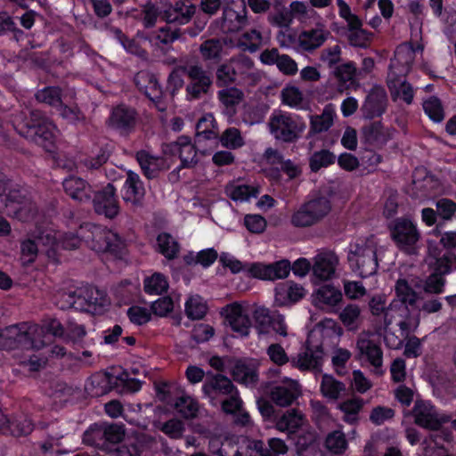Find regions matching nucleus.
Segmentation results:
<instances>
[{"mask_svg":"<svg viewBox=\"0 0 456 456\" xmlns=\"http://www.w3.org/2000/svg\"><path fill=\"white\" fill-rule=\"evenodd\" d=\"M82 240H86L93 250L109 254L117 259H122L126 253V243L123 236L111 229L92 223L81 225L77 233H64L61 243L63 248L70 250L79 248Z\"/></svg>","mask_w":456,"mask_h":456,"instance_id":"f257e3e1","label":"nucleus"},{"mask_svg":"<svg viewBox=\"0 0 456 456\" xmlns=\"http://www.w3.org/2000/svg\"><path fill=\"white\" fill-rule=\"evenodd\" d=\"M15 131L22 137L52 151L55 143V126L41 110H32L13 121Z\"/></svg>","mask_w":456,"mask_h":456,"instance_id":"f03ea898","label":"nucleus"},{"mask_svg":"<svg viewBox=\"0 0 456 456\" xmlns=\"http://www.w3.org/2000/svg\"><path fill=\"white\" fill-rule=\"evenodd\" d=\"M193 11L189 9L183 12L182 9L174 8L166 11L164 18L167 24L159 28L157 31L148 34L144 38L150 42L151 45L160 47L161 45H169L176 40H185V35L194 37L203 29V27L194 29L193 28H176L175 24H186L191 20Z\"/></svg>","mask_w":456,"mask_h":456,"instance_id":"7ed1b4c3","label":"nucleus"},{"mask_svg":"<svg viewBox=\"0 0 456 456\" xmlns=\"http://www.w3.org/2000/svg\"><path fill=\"white\" fill-rule=\"evenodd\" d=\"M104 291L89 284L82 285L73 290L64 291L60 295L58 306L62 310L74 309L88 314H101L106 305Z\"/></svg>","mask_w":456,"mask_h":456,"instance_id":"20e7f679","label":"nucleus"},{"mask_svg":"<svg viewBox=\"0 0 456 456\" xmlns=\"http://www.w3.org/2000/svg\"><path fill=\"white\" fill-rule=\"evenodd\" d=\"M37 327L22 322L0 330V350L36 349L44 346V341L37 339Z\"/></svg>","mask_w":456,"mask_h":456,"instance_id":"39448f33","label":"nucleus"},{"mask_svg":"<svg viewBox=\"0 0 456 456\" xmlns=\"http://www.w3.org/2000/svg\"><path fill=\"white\" fill-rule=\"evenodd\" d=\"M390 238L396 248L406 255L418 253L420 232L417 224L406 216L396 217L387 225Z\"/></svg>","mask_w":456,"mask_h":456,"instance_id":"423d86ee","label":"nucleus"},{"mask_svg":"<svg viewBox=\"0 0 456 456\" xmlns=\"http://www.w3.org/2000/svg\"><path fill=\"white\" fill-rule=\"evenodd\" d=\"M332 205L325 196L314 197L297 208L290 216V224L296 228H308L321 223L331 211Z\"/></svg>","mask_w":456,"mask_h":456,"instance_id":"0eeeda50","label":"nucleus"},{"mask_svg":"<svg viewBox=\"0 0 456 456\" xmlns=\"http://www.w3.org/2000/svg\"><path fill=\"white\" fill-rule=\"evenodd\" d=\"M269 128L271 134L276 141L292 143L301 138L306 128V124L297 114L281 111L270 118Z\"/></svg>","mask_w":456,"mask_h":456,"instance_id":"6e6552de","label":"nucleus"},{"mask_svg":"<svg viewBox=\"0 0 456 456\" xmlns=\"http://www.w3.org/2000/svg\"><path fill=\"white\" fill-rule=\"evenodd\" d=\"M348 262L353 271L362 278L376 274L379 267L376 246L372 241L360 240L350 250Z\"/></svg>","mask_w":456,"mask_h":456,"instance_id":"1a4fd4ad","label":"nucleus"},{"mask_svg":"<svg viewBox=\"0 0 456 456\" xmlns=\"http://www.w3.org/2000/svg\"><path fill=\"white\" fill-rule=\"evenodd\" d=\"M324 355L322 345H313L310 339L307 338L297 356L291 358V363L300 370L321 371Z\"/></svg>","mask_w":456,"mask_h":456,"instance_id":"9d476101","label":"nucleus"},{"mask_svg":"<svg viewBox=\"0 0 456 456\" xmlns=\"http://www.w3.org/2000/svg\"><path fill=\"white\" fill-rule=\"evenodd\" d=\"M187 77L191 80L186 86L187 97L192 100L200 99L208 94L213 84L211 73L200 64H190L187 67Z\"/></svg>","mask_w":456,"mask_h":456,"instance_id":"9b49d317","label":"nucleus"},{"mask_svg":"<svg viewBox=\"0 0 456 456\" xmlns=\"http://www.w3.org/2000/svg\"><path fill=\"white\" fill-rule=\"evenodd\" d=\"M94 209L98 215H103L109 219L115 218L120 210L117 196V189L109 183L100 191H94L91 200Z\"/></svg>","mask_w":456,"mask_h":456,"instance_id":"f8f14e48","label":"nucleus"},{"mask_svg":"<svg viewBox=\"0 0 456 456\" xmlns=\"http://www.w3.org/2000/svg\"><path fill=\"white\" fill-rule=\"evenodd\" d=\"M139 115L137 110L126 104L114 107L109 118V126L121 135H129L137 126Z\"/></svg>","mask_w":456,"mask_h":456,"instance_id":"ddd939ff","label":"nucleus"},{"mask_svg":"<svg viewBox=\"0 0 456 456\" xmlns=\"http://www.w3.org/2000/svg\"><path fill=\"white\" fill-rule=\"evenodd\" d=\"M387 104L388 98L386 89L381 86L375 85L368 93L362 106V116L370 120L381 118L387 109Z\"/></svg>","mask_w":456,"mask_h":456,"instance_id":"4468645a","label":"nucleus"},{"mask_svg":"<svg viewBox=\"0 0 456 456\" xmlns=\"http://www.w3.org/2000/svg\"><path fill=\"white\" fill-rule=\"evenodd\" d=\"M412 414L416 425L428 430H438L446 421L444 418L439 417L436 407L428 401L417 400Z\"/></svg>","mask_w":456,"mask_h":456,"instance_id":"2eb2a0df","label":"nucleus"},{"mask_svg":"<svg viewBox=\"0 0 456 456\" xmlns=\"http://www.w3.org/2000/svg\"><path fill=\"white\" fill-rule=\"evenodd\" d=\"M291 271V264L287 259H281L273 264H251L248 273L254 278L261 280H276L286 278Z\"/></svg>","mask_w":456,"mask_h":456,"instance_id":"dca6fc26","label":"nucleus"},{"mask_svg":"<svg viewBox=\"0 0 456 456\" xmlns=\"http://www.w3.org/2000/svg\"><path fill=\"white\" fill-rule=\"evenodd\" d=\"M202 391L207 396L211 398L238 393L237 387L229 378L224 374H214L211 372L207 374V379L202 386Z\"/></svg>","mask_w":456,"mask_h":456,"instance_id":"f3484780","label":"nucleus"},{"mask_svg":"<svg viewBox=\"0 0 456 456\" xmlns=\"http://www.w3.org/2000/svg\"><path fill=\"white\" fill-rule=\"evenodd\" d=\"M62 186L65 193L73 200L80 203L91 202L94 190L86 180L69 175L63 180Z\"/></svg>","mask_w":456,"mask_h":456,"instance_id":"a211bd4d","label":"nucleus"},{"mask_svg":"<svg viewBox=\"0 0 456 456\" xmlns=\"http://www.w3.org/2000/svg\"><path fill=\"white\" fill-rule=\"evenodd\" d=\"M134 83L138 90L150 101L159 102L164 95V90L154 74L141 71L134 77Z\"/></svg>","mask_w":456,"mask_h":456,"instance_id":"6ab92c4d","label":"nucleus"},{"mask_svg":"<svg viewBox=\"0 0 456 456\" xmlns=\"http://www.w3.org/2000/svg\"><path fill=\"white\" fill-rule=\"evenodd\" d=\"M168 148L173 155H178L181 160L180 168L192 167L197 164L196 149L189 136L178 137L175 142L168 145Z\"/></svg>","mask_w":456,"mask_h":456,"instance_id":"aec40b11","label":"nucleus"},{"mask_svg":"<svg viewBox=\"0 0 456 456\" xmlns=\"http://www.w3.org/2000/svg\"><path fill=\"white\" fill-rule=\"evenodd\" d=\"M343 299L341 291L330 285L320 287L314 293V305L330 312H338L339 303Z\"/></svg>","mask_w":456,"mask_h":456,"instance_id":"412c9836","label":"nucleus"},{"mask_svg":"<svg viewBox=\"0 0 456 456\" xmlns=\"http://www.w3.org/2000/svg\"><path fill=\"white\" fill-rule=\"evenodd\" d=\"M117 374L110 372H96L90 376L86 384V388L94 396H101L115 390Z\"/></svg>","mask_w":456,"mask_h":456,"instance_id":"4be33fe9","label":"nucleus"},{"mask_svg":"<svg viewBox=\"0 0 456 456\" xmlns=\"http://www.w3.org/2000/svg\"><path fill=\"white\" fill-rule=\"evenodd\" d=\"M121 191L126 202L138 204L145 194L144 185L139 175L129 170Z\"/></svg>","mask_w":456,"mask_h":456,"instance_id":"5701e85b","label":"nucleus"},{"mask_svg":"<svg viewBox=\"0 0 456 456\" xmlns=\"http://www.w3.org/2000/svg\"><path fill=\"white\" fill-rule=\"evenodd\" d=\"M273 422L279 431L285 432L290 436L297 433L301 428L303 415L297 409L288 410L285 412L279 411Z\"/></svg>","mask_w":456,"mask_h":456,"instance_id":"b1692460","label":"nucleus"},{"mask_svg":"<svg viewBox=\"0 0 456 456\" xmlns=\"http://www.w3.org/2000/svg\"><path fill=\"white\" fill-rule=\"evenodd\" d=\"M233 379L244 385H256L258 382V370L255 363L245 360H238L232 370Z\"/></svg>","mask_w":456,"mask_h":456,"instance_id":"393cba45","label":"nucleus"},{"mask_svg":"<svg viewBox=\"0 0 456 456\" xmlns=\"http://www.w3.org/2000/svg\"><path fill=\"white\" fill-rule=\"evenodd\" d=\"M226 319L234 332L239 333L240 336L248 335L251 321L240 305L233 304L230 306Z\"/></svg>","mask_w":456,"mask_h":456,"instance_id":"a878e982","label":"nucleus"},{"mask_svg":"<svg viewBox=\"0 0 456 456\" xmlns=\"http://www.w3.org/2000/svg\"><path fill=\"white\" fill-rule=\"evenodd\" d=\"M365 142L375 147H382L390 140V134L385 130L381 121H373L362 127Z\"/></svg>","mask_w":456,"mask_h":456,"instance_id":"bb28decb","label":"nucleus"},{"mask_svg":"<svg viewBox=\"0 0 456 456\" xmlns=\"http://www.w3.org/2000/svg\"><path fill=\"white\" fill-rule=\"evenodd\" d=\"M305 297V289L295 282L287 281L275 288V300L281 304L296 303Z\"/></svg>","mask_w":456,"mask_h":456,"instance_id":"cd10ccee","label":"nucleus"},{"mask_svg":"<svg viewBox=\"0 0 456 456\" xmlns=\"http://www.w3.org/2000/svg\"><path fill=\"white\" fill-rule=\"evenodd\" d=\"M218 138L217 123L211 113L201 117L195 126V140L200 142L202 140H212Z\"/></svg>","mask_w":456,"mask_h":456,"instance_id":"c85d7f7f","label":"nucleus"},{"mask_svg":"<svg viewBox=\"0 0 456 456\" xmlns=\"http://www.w3.org/2000/svg\"><path fill=\"white\" fill-rule=\"evenodd\" d=\"M34 428L32 421L22 415L9 418L8 424L4 428V435L20 437L29 435Z\"/></svg>","mask_w":456,"mask_h":456,"instance_id":"c756f323","label":"nucleus"},{"mask_svg":"<svg viewBox=\"0 0 456 456\" xmlns=\"http://www.w3.org/2000/svg\"><path fill=\"white\" fill-rule=\"evenodd\" d=\"M158 252L168 260L177 257L180 251V244L174 240L168 232H160L157 236Z\"/></svg>","mask_w":456,"mask_h":456,"instance_id":"7c9ffc66","label":"nucleus"},{"mask_svg":"<svg viewBox=\"0 0 456 456\" xmlns=\"http://www.w3.org/2000/svg\"><path fill=\"white\" fill-rule=\"evenodd\" d=\"M363 404V399L361 397H354L340 403L338 409L344 413L343 420L351 425L356 424Z\"/></svg>","mask_w":456,"mask_h":456,"instance_id":"2f4dec72","label":"nucleus"},{"mask_svg":"<svg viewBox=\"0 0 456 456\" xmlns=\"http://www.w3.org/2000/svg\"><path fill=\"white\" fill-rule=\"evenodd\" d=\"M83 443L99 449L107 447L105 440L104 422L94 423L83 434Z\"/></svg>","mask_w":456,"mask_h":456,"instance_id":"473e14b6","label":"nucleus"},{"mask_svg":"<svg viewBox=\"0 0 456 456\" xmlns=\"http://www.w3.org/2000/svg\"><path fill=\"white\" fill-rule=\"evenodd\" d=\"M424 113L434 123H441L445 117L444 106L436 95H431L422 102Z\"/></svg>","mask_w":456,"mask_h":456,"instance_id":"72a5a7b5","label":"nucleus"},{"mask_svg":"<svg viewBox=\"0 0 456 456\" xmlns=\"http://www.w3.org/2000/svg\"><path fill=\"white\" fill-rule=\"evenodd\" d=\"M7 191L8 192H5L2 201H4L7 208L13 207L17 214V210H20L22 206L26 205L28 200L27 191L20 185L15 187L9 186Z\"/></svg>","mask_w":456,"mask_h":456,"instance_id":"f704fd0d","label":"nucleus"},{"mask_svg":"<svg viewBox=\"0 0 456 456\" xmlns=\"http://www.w3.org/2000/svg\"><path fill=\"white\" fill-rule=\"evenodd\" d=\"M173 406L175 411L185 419L195 418L199 411L198 402L189 395L177 397Z\"/></svg>","mask_w":456,"mask_h":456,"instance_id":"c9c22d12","label":"nucleus"},{"mask_svg":"<svg viewBox=\"0 0 456 456\" xmlns=\"http://www.w3.org/2000/svg\"><path fill=\"white\" fill-rule=\"evenodd\" d=\"M115 380L117 383L115 390L120 394L136 393L142 389L143 384V381L135 378H131L129 373L124 370L117 374Z\"/></svg>","mask_w":456,"mask_h":456,"instance_id":"e433bc0d","label":"nucleus"},{"mask_svg":"<svg viewBox=\"0 0 456 456\" xmlns=\"http://www.w3.org/2000/svg\"><path fill=\"white\" fill-rule=\"evenodd\" d=\"M184 311L189 319L201 320L207 314L208 305L200 296L195 295L186 300Z\"/></svg>","mask_w":456,"mask_h":456,"instance_id":"4c0bfd02","label":"nucleus"},{"mask_svg":"<svg viewBox=\"0 0 456 456\" xmlns=\"http://www.w3.org/2000/svg\"><path fill=\"white\" fill-rule=\"evenodd\" d=\"M188 65L175 67L169 73L167 80L166 91L174 97L184 86L183 77L187 76Z\"/></svg>","mask_w":456,"mask_h":456,"instance_id":"58836bf2","label":"nucleus"},{"mask_svg":"<svg viewBox=\"0 0 456 456\" xmlns=\"http://www.w3.org/2000/svg\"><path fill=\"white\" fill-rule=\"evenodd\" d=\"M275 314L271 313L269 309L265 307L256 308L254 311L255 328L259 334L267 335L272 332V324Z\"/></svg>","mask_w":456,"mask_h":456,"instance_id":"ea45409f","label":"nucleus"},{"mask_svg":"<svg viewBox=\"0 0 456 456\" xmlns=\"http://www.w3.org/2000/svg\"><path fill=\"white\" fill-rule=\"evenodd\" d=\"M396 297L399 300L411 306H414L419 299V295L417 293L405 279H399L395 287Z\"/></svg>","mask_w":456,"mask_h":456,"instance_id":"a19ab883","label":"nucleus"},{"mask_svg":"<svg viewBox=\"0 0 456 456\" xmlns=\"http://www.w3.org/2000/svg\"><path fill=\"white\" fill-rule=\"evenodd\" d=\"M345 390L346 386L343 382L337 380L331 375H323L321 382V392L324 397L338 399Z\"/></svg>","mask_w":456,"mask_h":456,"instance_id":"79ce46f5","label":"nucleus"},{"mask_svg":"<svg viewBox=\"0 0 456 456\" xmlns=\"http://www.w3.org/2000/svg\"><path fill=\"white\" fill-rule=\"evenodd\" d=\"M168 289V282L164 274L155 273L143 281L144 292L148 295H161Z\"/></svg>","mask_w":456,"mask_h":456,"instance_id":"37998d69","label":"nucleus"},{"mask_svg":"<svg viewBox=\"0 0 456 456\" xmlns=\"http://www.w3.org/2000/svg\"><path fill=\"white\" fill-rule=\"evenodd\" d=\"M334 113L325 108L321 115L311 118L310 133L316 134L326 132L333 125Z\"/></svg>","mask_w":456,"mask_h":456,"instance_id":"c03bdc74","label":"nucleus"},{"mask_svg":"<svg viewBox=\"0 0 456 456\" xmlns=\"http://www.w3.org/2000/svg\"><path fill=\"white\" fill-rule=\"evenodd\" d=\"M336 156L329 150L314 151L309 159V167L312 172L317 173L322 167L334 164Z\"/></svg>","mask_w":456,"mask_h":456,"instance_id":"a18cd8bd","label":"nucleus"},{"mask_svg":"<svg viewBox=\"0 0 456 456\" xmlns=\"http://www.w3.org/2000/svg\"><path fill=\"white\" fill-rule=\"evenodd\" d=\"M456 269V254L451 251L437 257L434 264L433 272L444 277Z\"/></svg>","mask_w":456,"mask_h":456,"instance_id":"49530a36","label":"nucleus"},{"mask_svg":"<svg viewBox=\"0 0 456 456\" xmlns=\"http://www.w3.org/2000/svg\"><path fill=\"white\" fill-rule=\"evenodd\" d=\"M261 45L262 34L256 28L244 32L239 38L240 47L251 53L256 52L260 48Z\"/></svg>","mask_w":456,"mask_h":456,"instance_id":"de8ad7c7","label":"nucleus"},{"mask_svg":"<svg viewBox=\"0 0 456 456\" xmlns=\"http://www.w3.org/2000/svg\"><path fill=\"white\" fill-rule=\"evenodd\" d=\"M36 99L50 106L62 105L61 90L59 86H45L36 93Z\"/></svg>","mask_w":456,"mask_h":456,"instance_id":"09e8293b","label":"nucleus"},{"mask_svg":"<svg viewBox=\"0 0 456 456\" xmlns=\"http://www.w3.org/2000/svg\"><path fill=\"white\" fill-rule=\"evenodd\" d=\"M219 142L223 147L230 150H236L244 145L240 131L236 127L226 128L219 137Z\"/></svg>","mask_w":456,"mask_h":456,"instance_id":"8fccbe9b","label":"nucleus"},{"mask_svg":"<svg viewBox=\"0 0 456 456\" xmlns=\"http://www.w3.org/2000/svg\"><path fill=\"white\" fill-rule=\"evenodd\" d=\"M297 397L294 391L282 386L275 387L271 392L272 401L281 407L291 405Z\"/></svg>","mask_w":456,"mask_h":456,"instance_id":"3c124183","label":"nucleus"},{"mask_svg":"<svg viewBox=\"0 0 456 456\" xmlns=\"http://www.w3.org/2000/svg\"><path fill=\"white\" fill-rule=\"evenodd\" d=\"M223 46L218 39L211 38L204 41L200 46V53L206 61H218L221 58Z\"/></svg>","mask_w":456,"mask_h":456,"instance_id":"603ef678","label":"nucleus"},{"mask_svg":"<svg viewBox=\"0 0 456 456\" xmlns=\"http://www.w3.org/2000/svg\"><path fill=\"white\" fill-rule=\"evenodd\" d=\"M116 34L121 45L128 53L140 58H145L147 56V51L141 46L136 39L128 37L119 28L117 29Z\"/></svg>","mask_w":456,"mask_h":456,"instance_id":"864d4df0","label":"nucleus"},{"mask_svg":"<svg viewBox=\"0 0 456 456\" xmlns=\"http://www.w3.org/2000/svg\"><path fill=\"white\" fill-rule=\"evenodd\" d=\"M302 45L306 50H314L320 47L326 40V35L322 29L313 28L302 33Z\"/></svg>","mask_w":456,"mask_h":456,"instance_id":"5fc2aeb1","label":"nucleus"},{"mask_svg":"<svg viewBox=\"0 0 456 456\" xmlns=\"http://www.w3.org/2000/svg\"><path fill=\"white\" fill-rule=\"evenodd\" d=\"M313 271L314 274L317 278L322 281H327L335 273V265L330 258L320 257L314 263Z\"/></svg>","mask_w":456,"mask_h":456,"instance_id":"6e6d98bb","label":"nucleus"},{"mask_svg":"<svg viewBox=\"0 0 456 456\" xmlns=\"http://www.w3.org/2000/svg\"><path fill=\"white\" fill-rule=\"evenodd\" d=\"M361 310L356 304H348L339 314V319L348 330L357 328Z\"/></svg>","mask_w":456,"mask_h":456,"instance_id":"4d7b16f0","label":"nucleus"},{"mask_svg":"<svg viewBox=\"0 0 456 456\" xmlns=\"http://www.w3.org/2000/svg\"><path fill=\"white\" fill-rule=\"evenodd\" d=\"M446 279L432 272L424 281L423 289L428 294H442L444 291Z\"/></svg>","mask_w":456,"mask_h":456,"instance_id":"13d9d810","label":"nucleus"},{"mask_svg":"<svg viewBox=\"0 0 456 456\" xmlns=\"http://www.w3.org/2000/svg\"><path fill=\"white\" fill-rule=\"evenodd\" d=\"M257 188L247 184L233 186L228 192V196L234 201H246L251 197H257Z\"/></svg>","mask_w":456,"mask_h":456,"instance_id":"bf43d9fd","label":"nucleus"},{"mask_svg":"<svg viewBox=\"0 0 456 456\" xmlns=\"http://www.w3.org/2000/svg\"><path fill=\"white\" fill-rule=\"evenodd\" d=\"M281 102L291 108H297L303 102V94L297 86H287L281 93Z\"/></svg>","mask_w":456,"mask_h":456,"instance_id":"052dcab7","label":"nucleus"},{"mask_svg":"<svg viewBox=\"0 0 456 456\" xmlns=\"http://www.w3.org/2000/svg\"><path fill=\"white\" fill-rule=\"evenodd\" d=\"M361 351L366 355L369 362L378 368L382 365L383 352L380 346L373 341H368L365 346L361 347Z\"/></svg>","mask_w":456,"mask_h":456,"instance_id":"680f3d73","label":"nucleus"},{"mask_svg":"<svg viewBox=\"0 0 456 456\" xmlns=\"http://www.w3.org/2000/svg\"><path fill=\"white\" fill-rule=\"evenodd\" d=\"M346 444L345 435L340 431L330 433L325 439L326 448L334 453L343 452L346 448Z\"/></svg>","mask_w":456,"mask_h":456,"instance_id":"e2e57ef3","label":"nucleus"},{"mask_svg":"<svg viewBox=\"0 0 456 456\" xmlns=\"http://www.w3.org/2000/svg\"><path fill=\"white\" fill-rule=\"evenodd\" d=\"M127 316L132 323L138 326L144 325L151 320V310L138 305L129 307Z\"/></svg>","mask_w":456,"mask_h":456,"instance_id":"0e129e2a","label":"nucleus"},{"mask_svg":"<svg viewBox=\"0 0 456 456\" xmlns=\"http://www.w3.org/2000/svg\"><path fill=\"white\" fill-rule=\"evenodd\" d=\"M356 68L353 61L338 66L334 70V76L341 85L354 81Z\"/></svg>","mask_w":456,"mask_h":456,"instance_id":"69168bd1","label":"nucleus"},{"mask_svg":"<svg viewBox=\"0 0 456 456\" xmlns=\"http://www.w3.org/2000/svg\"><path fill=\"white\" fill-rule=\"evenodd\" d=\"M244 225L249 232L259 234L265 232L267 223L261 215L248 214L244 216Z\"/></svg>","mask_w":456,"mask_h":456,"instance_id":"338daca9","label":"nucleus"},{"mask_svg":"<svg viewBox=\"0 0 456 456\" xmlns=\"http://www.w3.org/2000/svg\"><path fill=\"white\" fill-rule=\"evenodd\" d=\"M437 215L445 221H450L456 214V202L448 198L439 199L436 202Z\"/></svg>","mask_w":456,"mask_h":456,"instance_id":"774afa93","label":"nucleus"}]
</instances>
